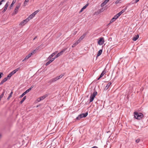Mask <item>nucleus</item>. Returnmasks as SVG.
Here are the masks:
<instances>
[{
  "instance_id": "a211bd4d",
  "label": "nucleus",
  "mask_w": 148,
  "mask_h": 148,
  "mask_svg": "<svg viewBox=\"0 0 148 148\" xmlns=\"http://www.w3.org/2000/svg\"><path fill=\"white\" fill-rule=\"evenodd\" d=\"M86 35V34H84L78 39H79V40L81 41L83 39H84Z\"/></svg>"
},
{
  "instance_id": "a18cd8bd",
  "label": "nucleus",
  "mask_w": 148,
  "mask_h": 148,
  "mask_svg": "<svg viewBox=\"0 0 148 148\" xmlns=\"http://www.w3.org/2000/svg\"><path fill=\"white\" fill-rule=\"evenodd\" d=\"M109 0H105L104 2H105L106 4L109 1Z\"/></svg>"
},
{
  "instance_id": "f3484780",
  "label": "nucleus",
  "mask_w": 148,
  "mask_h": 148,
  "mask_svg": "<svg viewBox=\"0 0 148 148\" xmlns=\"http://www.w3.org/2000/svg\"><path fill=\"white\" fill-rule=\"evenodd\" d=\"M16 0H13L12 3L10 5V6L9 8L10 9H11V8L12 7L14 4L16 2Z\"/></svg>"
},
{
  "instance_id": "6e6552de",
  "label": "nucleus",
  "mask_w": 148,
  "mask_h": 148,
  "mask_svg": "<svg viewBox=\"0 0 148 148\" xmlns=\"http://www.w3.org/2000/svg\"><path fill=\"white\" fill-rule=\"evenodd\" d=\"M28 21L27 20V19H25L23 21H22L20 24V25H21L22 26L24 25L25 24H26Z\"/></svg>"
},
{
  "instance_id": "ddd939ff",
  "label": "nucleus",
  "mask_w": 148,
  "mask_h": 148,
  "mask_svg": "<svg viewBox=\"0 0 148 148\" xmlns=\"http://www.w3.org/2000/svg\"><path fill=\"white\" fill-rule=\"evenodd\" d=\"M111 85V82H110L109 83H108L107 85L104 88V89L106 90H107L109 87L110 86V85Z\"/></svg>"
},
{
  "instance_id": "49530a36",
  "label": "nucleus",
  "mask_w": 148,
  "mask_h": 148,
  "mask_svg": "<svg viewBox=\"0 0 148 148\" xmlns=\"http://www.w3.org/2000/svg\"><path fill=\"white\" fill-rule=\"evenodd\" d=\"M37 101H38L39 102V101H41V99L40 98H39L37 99Z\"/></svg>"
},
{
  "instance_id": "4c0bfd02",
  "label": "nucleus",
  "mask_w": 148,
  "mask_h": 148,
  "mask_svg": "<svg viewBox=\"0 0 148 148\" xmlns=\"http://www.w3.org/2000/svg\"><path fill=\"white\" fill-rule=\"evenodd\" d=\"M80 41L79 39H78L75 42L76 43L78 44L80 42Z\"/></svg>"
},
{
  "instance_id": "6e6d98bb",
  "label": "nucleus",
  "mask_w": 148,
  "mask_h": 148,
  "mask_svg": "<svg viewBox=\"0 0 148 148\" xmlns=\"http://www.w3.org/2000/svg\"><path fill=\"white\" fill-rule=\"evenodd\" d=\"M92 148H98L96 146H94V147H92Z\"/></svg>"
},
{
  "instance_id": "680f3d73",
  "label": "nucleus",
  "mask_w": 148,
  "mask_h": 148,
  "mask_svg": "<svg viewBox=\"0 0 148 148\" xmlns=\"http://www.w3.org/2000/svg\"><path fill=\"white\" fill-rule=\"evenodd\" d=\"M2 4V2H1V1H0V5H1Z\"/></svg>"
},
{
  "instance_id": "2f4dec72",
  "label": "nucleus",
  "mask_w": 148,
  "mask_h": 148,
  "mask_svg": "<svg viewBox=\"0 0 148 148\" xmlns=\"http://www.w3.org/2000/svg\"><path fill=\"white\" fill-rule=\"evenodd\" d=\"M8 2H7L6 4H5L4 7H6V8H7L8 5L9 4H8Z\"/></svg>"
},
{
  "instance_id": "4be33fe9",
  "label": "nucleus",
  "mask_w": 148,
  "mask_h": 148,
  "mask_svg": "<svg viewBox=\"0 0 148 148\" xmlns=\"http://www.w3.org/2000/svg\"><path fill=\"white\" fill-rule=\"evenodd\" d=\"M47 97V95L43 96L42 97H40V98L42 100L43 99H45L46 97Z\"/></svg>"
},
{
  "instance_id": "f257e3e1",
  "label": "nucleus",
  "mask_w": 148,
  "mask_h": 148,
  "mask_svg": "<svg viewBox=\"0 0 148 148\" xmlns=\"http://www.w3.org/2000/svg\"><path fill=\"white\" fill-rule=\"evenodd\" d=\"M134 117L136 119L140 120L142 119L144 116L143 114L140 112H134Z\"/></svg>"
},
{
  "instance_id": "58836bf2",
  "label": "nucleus",
  "mask_w": 148,
  "mask_h": 148,
  "mask_svg": "<svg viewBox=\"0 0 148 148\" xmlns=\"http://www.w3.org/2000/svg\"><path fill=\"white\" fill-rule=\"evenodd\" d=\"M55 59V58H52L51 60H50L51 62H52Z\"/></svg>"
},
{
  "instance_id": "09e8293b",
  "label": "nucleus",
  "mask_w": 148,
  "mask_h": 148,
  "mask_svg": "<svg viewBox=\"0 0 148 148\" xmlns=\"http://www.w3.org/2000/svg\"><path fill=\"white\" fill-rule=\"evenodd\" d=\"M139 0H136L134 1L135 3H137L139 1Z\"/></svg>"
},
{
  "instance_id": "f03ea898",
  "label": "nucleus",
  "mask_w": 148,
  "mask_h": 148,
  "mask_svg": "<svg viewBox=\"0 0 148 148\" xmlns=\"http://www.w3.org/2000/svg\"><path fill=\"white\" fill-rule=\"evenodd\" d=\"M64 75V74H61V75L55 78H52L49 81V82L51 83L54 82L62 77Z\"/></svg>"
},
{
  "instance_id": "0eeeda50",
  "label": "nucleus",
  "mask_w": 148,
  "mask_h": 148,
  "mask_svg": "<svg viewBox=\"0 0 148 148\" xmlns=\"http://www.w3.org/2000/svg\"><path fill=\"white\" fill-rule=\"evenodd\" d=\"M34 86H32L30 88H29L28 89L25 91L20 96V98H22L25 95L26 93L29 92L31 89L33 88Z\"/></svg>"
},
{
  "instance_id": "9d476101",
  "label": "nucleus",
  "mask_w": 148,
  "mask_h": 148,
  "mask_svg": "<svg viewBox=\"0 0 148 148\" xmlns=\"http://www.w3.org/2000/svg\"><path fill=\"white\" fill-rule=\"evenodd\" d=\"M34 16L32 14H31L30 15H29L27 18V21H29Z\"/></svg>"
},
{
  "instance_id": "0e129e2a",
  "label": "nucleus",
  "mask_w": 148,
  "mask_h": 148,
  "mask_svg": "<svg viewBox=\"0 0 148 148\" xmlns=\"http://www.w3.org/2000/svg\"><path fill=\"white\" fill-rule=\"evenodd\" d=\"M101 77H100V76L97 79V80H99L101 78Z\"/></svg>"
},
{
  "instance_id": "f704fd0d",
  "label": "nucleus",
  "mask_w": 148,
  "mask_h": 148,
  "mask_svg": "<svg viewBox=\"0 0 148 148\" xmlns=\"http://www.w3.org/2000/svg\"><path fill=\"white\" fill-rule=\"evenodd\" d=\"M3 74L2 72H0V79L1 78L2 76L3 75Z\"/></svg>"
},
{
  "instance_id": "864d4df0",
  "label": "nucleus",
  "mask_w": 148,
  "mask_h": 148,
  "mask_svg": "<svg viewBox=\"0 0 148 148\" xmlns=\"http://www.w3.org/2000/svg\"><path fill=\"white\" fill-rule=\"evenodd\" d=\"M103 75L102 74H101L100 75V77H102L103 76Z\"/></svg>"
},
{
  "instance_id": "1a4fd4ad",
  "label": "nucleus",
  "mask_w": 148,
  "mask_h": 148,
  "mask_svg": "<svg viewBox=\"0 0 148 148\" xmlns=\"http://www.w3.org/2000/svg\"><path fill=\"white\" fill-rule=\"evenodd\" d=\"M67 49V48H65L63 49L60 52L57 54L59 56H60Z\"/></svg>"
},
{
  "instance_id": "dca6fc26",
  "label": "nucleus",
  "mask_w": 148,
  "mask_h": 148,
  "mask_svg": "<svg viewBox=\"0 0 148 148\" xmlns=\"http://www.w3.org/2000/svg\"><path fill=\"white\" fill-rule=\"evenodd\" d=\"M139 38V36L138 35H135L132 38V40L134 41H135L137 40V39Z\"/></svg>"
},
{
  "instance_id": "8fccbe9b",
  "label": "nucleus",
  "mask_w": 148,
  "mask_h": 148,
  "mask_svg": "<svg viewBox=\"0 0 148 148\" xmlns=\"http://www.w3.org/2000/svg\"><path fill=\"white\" fill-rule=\"evenodd\" d=\"M27 59L25 58L23 60H22V62H24V61L25 60H27Z\"/></svg>"
},
{
  "instance_id": "a19ab883",
  "label": "nucleus",
  "mask_w": 148,
  "mask_h": 148,
  "mask_svg": "<svg viewBox=\"0 0 148 148\" xmlns=\"http://www.w3.org/2000/svg\"><path fill=\"white\" fill-rule=\"evenodd\" d=\"M101 74H102L103 75H104L105 74V71L104 70H103L102 72V73H101Z\"/></svg>"
},
{
  "instance_id": "c756f323",
  "label": "nucleus",
  "mask_w": 148,
  "mask_h": 148,
  "mask_svg": "<svg viewBox=\"0 0 148 148\" xmlns=\"http://www.w3.org/2000/svg\"><path fill=\"white\" fill-rule=\"evenodd\" d=\"M77 44L76 43V42L73 44L72 45V47H75L76 46Z\"/></svg>"
},
{
  "instance_id": "de8ad7c7",
  "label": "nucleus",
  "mask_w": 148,
  "mask_h": 148,
  "mask_svg": "<svg viewBox=\"0 0 148 148\" xmlns=\"http://www.w3.org/2000/svg\"><path fill=\"white\" fill-rule=\"evenodd\" d=\"M84 9H83V8H82V9L79 12H82V11H83V10H84Z\"/></svg>"
},
{
  "instance_id": "423d86ee",
  "label": "nucleus",
  "mask_w": 148,
  "mask_h": 148,
  "mask_svg": "<svg viewBox=\"0 0 148 148\" xmlns=\"http://www.w3.org/2000/svg\"><path fill=\"white\" fill-rule=\"evenodd\" d=\"M104 42V39L103 37H102L99 38V40L98 41V43L99 45H102Z\"/></svg>"
},
{
  "instance_id": "cd10ccee",
  "label": "nucleus",
  "mask_w": 148,
  "mask_h": 148,
  "mask_svg": "<svg viewBox=\"0 0 148 148\" xmlns=\"http://www.w3.org/2000/svg\"><path fill=\"white\" fill-rule=\"evenodd\" d=\"M121 0H117L115 2V3L117 4L120 3V1Z\"/></svg>"
},
{
  "instance_id": "2eb2a0df",
  "label": "nucleus",
  "mask_w": 148,
  "mask_h": 148,
  "mask_svg": "<svg viewBox=\"0 0 148 148\" xmlns=\"http://www.w3.org/2000/svg\"><path fill=\"white\" fill-rule=\"evenodd\" d=\"M119 17L117 16V15L116 14L112 18V22L114 21Z\"/></svg>"
},
{
  "instance_id": "e433bc0d",
  "label": "nucleus",
  "mask_w": 148,
  "mask_h": 148,
  "mask_svg": "<svg viewBox=\"0 0 148 148\" xmlns=\"http://www.w3.org/2000/svg\"><path fill=\"white\" fill-rule=\"evenodd\" d=\"M80 41L79 39H78L75 42L76 43L78 44L80 42Z\"/></svg>"
},
{
  "instance_id": "20e7f679",
  "label": "nucleus",
  "mask_w": 148,
  "mask_h": 148,
  "mask_svg": "<svg viewBox=\"0 0 148 148\" xmlns=\"http://www.w3.org/2000/svg\"><path fill=\"white\" fill-rule=\"evenodd\" d=\"M88 113L87 112L82 114L79 115L76 119L77 120H79L82 118L86 117L88 115Z\"/></svg>"
},
{
  "instance_id": "c85d7f7f",
  "label": "nucleus",
  "mask_w": 148,
  "mask_h": 148,
  "mask_svg": "<svg viewBox=\"0 0 148 148\" xmlns=\"http://www.w3.org/2000/svg\"><path fill=\"white\" fill-rule=\"evenodd\" d=\"M106 3H105V2L104 1L101 4V7H103V6L105 5L106 4Z\"/></svg>"
},
{
  "instance_id": "338daca9",
  "label": "nucleus",
  "mask_w": 148,
  "mask_h": 148,
  "mask_svg": "<svg viewBox=\"0 0 148 148\" xmlns=\"http://www.w3.org/2000/svg\"><path fill=\"white\" fill-rule=\"evenodd\" d=\"M110 132V131H108V132H107V133H108V132Z\"/></svg>"
},
{
  "instance_id": "473e14b6",
  "label": "nucleus",
  "mask_w": 148,
  "mask_h": 148,
  "mask_svg": "<svg viewBox=\"0 0 148 148\" xmlns=\"http://www.w3.org/2000/svg\"><path fill=\"white\" fill-rule=\"evenodd\" d=\"M7 8H6V7H4V9L3 10V12H4L6 10H7Z\"/></svg>"
},
{
  "instance_id": "13d9d810",
  "label": "nucleus",
  "mask_w": 148,
  "mask_h": 148,
  "mask_svg": "<svg viewBox=\"0 0 148 148\" xmlns=\"http://www.w3.org/2000/svg\"><path fill=\"white\" fill-rule=\"evenodd\" d=\"M5 0H2L1 1V2H5Z\"/></svg>"
},
{
  "instance_id": "4d7b16f0",
  "label": "nucleus",
  "mask_w": 148,
  "mask_h": 148,
  "mask_svg": "<svg viewBox=\"0 0 148 148\" xmlns=\"http://www.w3.org/2000/svg\"><path fill=\"white\" fill-rule=\"evenodd\" d=\"M83 9H86V6L85 5L83 7Z\"/></svg>"
},
{
  "instance_id": "b1692460",
  "label": "nucleus",
  "mask_w": 148,
  "mask_h": 148,
  "mask_svg": "<svg viewBox=\"0 0 148 148\" xmlns=\"http://www.w3.org/2000/svg\"><path fill=\"white\" fill-rule=\"evenodd\" d=\"M4 92V91L2 94L0 95V101L1 100V98L3 97Z\"/></svg>"
},
{
  "instance_id": "5fc2aeb1",
  "label": "nucleus",
  "mask_w": 148,
  "mask_h": 148,
  "mask_svg": "<svg viewBox=\"0 0 148 148\" xmlns=\"http://www.w3.org/2000/svg\"><path fill=\"white\" fill-rule=\"evenodd\" d=\"M10 97H10V96H9L8 97V98H7V100H9Z\"/></svg>"
},
{
  "instance_id": "37998d69",
  "label": "nucleus",
  "mask_w": 148,
  "mask_h": 148,
  "mask_svg": "<svg viewBox=\"0 0 148 148\" xmlns=\"http://www.w3.org/2000/svg\"><path fill=\"white\" fill-rule=\"evenodd\" d=\"M58 57H59L58 56V54H57L56 56H55L54 57V58H55V59Z\"/></svg>"
},
{
  "instance_id": "bf43d9fd",
  "label": "nucleus",
  "mask_w": 148,
  "mask_h": 148,
  "mask_svg": "<svg viewBox=\"0 0 148 148\" xmlns=\"http://www.w3.org/2000/svg\"><path fill=\"white\" fill-rule=\"evenodd\" d=\"M37 38V36H35L33 40H35Z\"/></svg>"
},
{
  "instance_id": "4468645a",
  "label": "nucleus",
  "mask_w": 148,
  "mask_h": 148,
  "mask_svg": "<svg viewBox=\"0 0 148 148\" xmlns=\"http://www.w3.org/2000/svg\"><path fill=\"white\" fill-rule=\"evenodd\" d=\"M57 53V52H55L54 53H52L50 56L48 58V59L49 60L51 59L52 57H53Z\"/></svg>"
},
{
  "instance_id": "a878e982",
  "label": "nucleus",
  "mask_w": 148,
  "mask_h": 148,
  "mask_svg": "<svg viewBox=\"0 0 148 148\" xmlns=\"http://www.w3.org/2000/svg\"><path fill=\"white\" fill-rule=\"evenodd\" d=\"M20 69V68H18L13 71L14 72V73H15L16 72H17Z\"/></svg>"
},
{
  "instance_id": "ea45409f",
  "label": "nucleus",
  "mask_w": 148,
  "mask_h": 148,
  "mask_svg": "<svg viewBox=\"0 0 148 148\" xmlns=\"http://www.w3.org/2000/svg\"><path fill=\"white\" fill-rule=\"evenodd\" d=\"M29 1V0H25V2H24V3L25 4V3L28 2Z\"/></svg>"
},
{
  "instance_id": "393cba45",
  "label": "nucleus",
  "mask_w": 148,
  "mask_h": 148,
  "mask_svg": "<svg viewBox=\"0 0 148 148\" xmlns=\"http://www.w3.org/2000/svg\"><path fill=\"white\" fill-rule=\"evenodd\" d=\"M38 49L36 48L33 51H32L30 54H32V55L35 53L36 51V50H38Z\"/></svg>"
},
{
  "instance_id": "5701e85b",
  "label": "nucleus",
  "mask_w": 148,
  "mask_h": 148,
  "mask_svg": "<svg viewBox=\"0 0 148 148\" xmlns=\"http://www.w3.org/2000/svg\"><path fill=\"white\" fill-rule=\"evenodd\" d=\"M39 11V10H38L37 11H36L35 12H34L32 14L35 16V15Z\"/></svg>"
},
{
  "instance_id": "c9c22d12",
  "label": "nucleus",
  "mask_w": 148,
  "mask_h": 148,
  "mask_svg": "<svg viewBox=\"0 0 148 148\" xmlns=\"http://www.w3.org/2000/svg\"><path fill=\"white\" fill-rule=\"evenodd\" d=\"M140 141L139 139H137L136 140V142L137 143H138Z\"/></svg>"
},
{
  "instance_id": "6ab92c4d",
  "label": "nucleus",
  "mask_w": 148,
  "mask_h": 148,
  "mask_svg": "<svg viewBox=\"0 0 148 148\" xmlns=\"http://www.w3.org/2000/svg\"><path fill=\"white\" fill-rule=\"evenodd\" d=\"M102 50L101 49L98 52L97 54V56H100L102 53Z\"/></svg>"
},
{
  "instance_id": "c03bdc74",
  "label": "nucleus",
  "mask_w": 148,
  "mask_h": 148,
  "mask_svg": "<svg viewBox=\"0 0 148 148\" xmlns=\"http://www.w3.org/2000/svg\"><path fill=\"white\" fill-rule=\"evenodd\" d=\"M12 94H13V92L12 91L10 93V95L9 96H10V97H12Z\"/></svg>"
},
{
  "instance_id": "412c9836",
  "label": "nucleus",
  "mask_w": 148,
  "mask_h": 148,
  "mask_svg": "<svg viewBox=\"0 0 148 148\" xmlns=\"http://www.w3.org/2000/svg\"><path fill=\"white\" fill-rule=\"evenodd\" d=\"M32 56V54H29L28 55L26 56L25 57L27 60L29 58Z\"/></svg>"
},
{
  "instance_id": "79ce46f5",
  "label": "nucleus",
  "mask_w": 148,
  "mask_h": 148,
  "mask_svg": "<svg viewBox=\"0 0 148 148\" xmlns=\"http://www.w3.org/2000/svg\"><path fill=\"white\" fill-rule=\"evenodd\" d=\"M101 74H102L103 75H104L105 74V71L104 70H103L102 72V73H101Z\"/></svg>"
},
{
  "instance_id": "f8f14e48",
  "label": "nucleus",
  "mask_w": 148,
  "mask_h": 148,
  "mask_svg": "<svg viewBox=\"0 0 148 148\" xmlns=\"http://www.w3.org/2000/svg\"><path fill=\"white\" fill-rule=\"evenodd\" d=\"M15 73H14V72H13V71L10 73L7 76V78H8L9 79Z\"/></svg>"
},
{
  "instance_id": "bb28decb",
  "label": "nucleus",
  "mask_w": 148,
  "mask_h": 148,
  "mask_svg": "<svg viewBox=\"0 0 148 148\" xmlns=\"http://www.w3.org/2000/svg\"><path fill=\"white\" fill-rule=\"evenodd\" d=\"M127 7H126L123 10L121 11V12H122V14L125 12V11L127 10Z\"/></svg>"
},
{
  "instance_id": "052dcab7",
  "label": "nucleus",
  "mask_w": 148,
  "mask_h": 148,
  "mask_svg": "<svg viewBox=\"0 0 148 148\" xmlns=\"http://www.w3.org/2000/svg\"><path fill=\"white\" fill-rule=\"evenodd\" d=\"M26 3H25H25H24V5H23L24 6V7H25V6H26Z\"/></svg>"
},
{
  "instance_id": "3c124183",
  "label": "nucleus",
  "mask_w": 148,
  "mask_h": 148,
  "mask_svg": "<svg viewBox=\"0 0 148 148\" xmlns=\"http://www.w3.org/2000/svg\"><path fill=\"white\" fill-rule=\"evenodd\" d=\"M100 12H102L103 11V8H102L100 9Z\"/></svg>"
},
{
  "instance_id": "e2e57ef3",
  "label": "nucleus",
  "mask_w": 148,
  "mask_h": 148,
  "mask_svg": "<svg viewBox=\"0 0 148 148\" xmlns=\"http://www.w3.org/2000/svg\"><path fill=\"white\" fill-rule=\"evenodd\" d=\"M88 4H86V5H85V6H86V7H87L88 6Z\"/></svg>"
},
{
  "instance_id": "774afa93",
  "label": "nucleus",
  "mask_w": 148,
  "mask_h": 148,
  "mask_svg": "<svg viewBox=\"0 0 148 148\" xmlns=\"http://www.w3.org/2000/svg\"><path fill=\"white\" fill-rule=\"evenodd\" d=\"M38 107V106H37V107Z\"/></svg>"
},
{
  "instance_id": "aec40b11",
  "label": "nucleus",
  "mask_w": 148,
  "mask_h": 148,
  "mask_svg": "<svg viewBox=\"0 0 148 148\" xmlns=\"http://www.w3.org/2000/svg\"><path fill=\"white\" fill-rule=\"evenodd\" d=\"M26 99V96H24L22 100L20 102L21 104H22Z\"/></svg>"
},
{
  "instance_id": "7ed1b4c3",
  "label": "nucleus",
  "mask_w": 148,
  "mask_h": 148,
  "mask_svg": "<svg viewBox=\"0 0 148 148\" xmlns=\"http://www.w3.org/2000/svg\"><path fill=\"white\" fill-rule=\"evenodd\" d=\"M21 3H19L17 4L15 8L14 12L12 13V15H14L18 13V9L21 6Z\"/></svg>"
},
{
  "instance_id": "603ef678",
  "label": "nucleus",
  "mask_w": 148,
  "mask_h": 148,
  "mask_svg": "<svg viewBox=\"0 0 148 148\" xmlns=\"http://www.w3.org/2000/svg\"><path fill=\"white\" fill-rule=\"evenodd\" d=\"M77 33V31H75V32H74L73 33V35H75V34H76V33Z\"/></svg>"
},
{
  "instance_id": "7c9ffc66",
  "label": "nucleus",
  "mask_w": 148,
  "mask_h": 148,
  "mask_svg": "<svg viewBox=\"0 0 148 148\" xmlns=\"http://www.w3.org/2000/svg\"><path fill=\"white\" fill-rule=\"evenodd\" d=\"M51 62L49 60L48 62L45 64V65L46 66L48 65L50 63H51Z\"/></svg>"
},
{
  "instance_id": "69168bd1",
  "label": "nucleus",
  "mask_w": 148,
  "mask_h": 148,
  "mask_svg": "<svg viewBox=\"0 0 148 148\" xmlns=\"http://www.w3.org/2000/svg\"><path fill=\"white\" fill-rule=\"evenodd\" d=\"M111 23V21H110V23H109V24H110V23Z\"/></svg>"
},
{
  "instance_id": "9b49d317",
  "label": "nucleus",
  "mask_w": 148,
  "mask_h": 148,
  "mask_svg": "<svg viewBox=\"0 0 148 148\" xmlns=\"http://www.w3.org/2000/svg\"><path fill=\"white\" fill-rule=\"evenodd\" d=\"M9 79L8 78H7V77H6L0 83V85L2 84L4 82L6 81L7 80Z\"/></svg>"
},
{
  "instance_id": "72a5a7b5",
  "label": "nucleus",
  "mask_w": 148,
  "mask_h": 148,
  "mask_svg": "<svg viewBox=\"0 0 148 148\" xmlns=\"http://www.w3.org/2000/svg\"><path fill=\"white\" fill-rule=\"evenodd\" d=\"M122 14V12H119L117 14H116L117 15V16L119 17L121 14Z\"/></svg>"
},
{
  "instance_id": "39448f33",
  "label": "nucleus",
  "mask_w": 148,
  "mask_h": 148,
  "mask_svg": "<svg viewBox=\"0 0 148 148\" xmlns=\"http://www.w3.org/2000/svg\"><path fill=\"white\" fill-rule=\"evenodd\" d=\"M97 94V92L95 91L93 92L92 94L91 95L89 99L90 102H92L93 100L95 97L96 96Z\"/></svg>"
}]
</instances>
